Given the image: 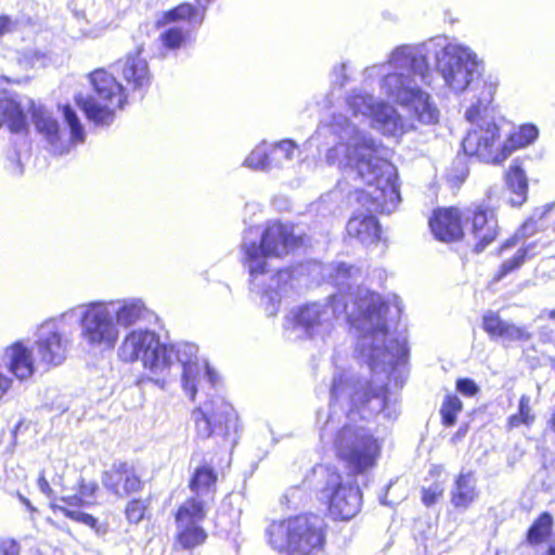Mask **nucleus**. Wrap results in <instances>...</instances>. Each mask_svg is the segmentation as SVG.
Wrapping results in <instances>:
<instances>
[{"label":"nucleus","mask_w":555,"mask_h":555,"mask_svg":"<svg viewBox=\"0 0 555 555\" xmlns=\"http://www.w3.org/2000/svg\"><path fill=\"white\" fill-rule=\"evenodd\" d=\"M428 55H434L436 69L444 86L455 94L468 91L470 105L465 113L474 120L487 112L493 102L496 82L483 78L485 65L468 47L436 37L421 44H402L393 49L386 63L366 68L369 76L383 75L379 87L388 100L405 108L411 118L422 125H436L439 109L423 86H430Z\"/></svg>","instance_id":"1"},{"label":"nucleus","mask_w":555,"mask_h":555,"mask_svg":"<svg viewBox=\"0 0 555 555\" xmlns=\"http://www.w3.org/2000/svg\"><path fill=\"white\" fill-rule=\"evenodd\" d=\"M322 270L339 293L332 295L328 304L313 302L291 311L283 323L289 338L324 337L333 330L334 320L345 313L358 332L356 350L369 371L377 374L380 366L386 373L388 367L404 364L409 354L406 338L388 337V306L382 297L360 287L348 296L344 294L345 288L350 291L352 283L357 282L360 270L344 262L328 264Z\"/></svg>","instance_id":"2"},{"label":"nucleus","mask_w":555,"mask_h":555,"mask_svg":"<svg viewBox=\"0 0 555 555\" xmlns=\"http://www.w3.org/2000/svg\"><path fill=\"white\" fill-rule=\"evenodd\" d=\"M393 367L377 374L370 371L371 379L359 376L352 370H338L331 385L330 413L320 429L322 440H332L337 457L352 475L372 469L380 454V446L365 418L383 414L393 420L399 410L397 400L387 396L386 380Z\"/></svg>","instance_id":"3"},{"label":"nucleus","mask_w":555,"mask_h":555,"mask_svg":"<svg viewBox=\"0 0 555 555\" xmlns=\"http://www.w3.org/2000/svg\"><path fill=\"white\" fill-rule=\"evenodd\" d=\"M334 137L336 144L327 151L326 160L341 169H350L366 183L357 192V199L370 215L349 219L346 230L350 237L363 245L378 241L380 229L374 212L391 214L400 203L397 170L387 159L388 150L361 132L343 114H334L332 121L319 128V134Z\"/></svg>","instance_id":"4"},{"label":"nucleus","mask_w":555,"mask_h":555,"mask_svg":"<svg viewBox=\"0 0 555 555\" xmlns=\"http://www.w3.org/2000/svg\"><path fill=\"white\" fill-rule=\"evenodd\" d=\"M150 310L138 297L94 300L77 305L62 313V320H77L81 343L91 351L113 350L120 328H129L144 320Z\"/></svg>","instance_id":"5"},{"label":"nucleus","mask_w":555,"mask_h":555,"mask_svg":"<svg viewBox=\"0 0 555 555\" xmlns=\"http://www.w3.org/2000/svg\"><path fill=\"white\" fill-rule=\"evenodd\" d=\"M257 238L258 232L249 229L241 244L244 263L255 284L263 280L261 270L269 257L283 258L304 243L302 234L296 233L293 224L280 221L269 222L261 232L259 243Z\"/></svg>","instance_id":"6"},{"label":"nucleus","mask_w":555,"mask_h":555,"mask_svg":"<svg viewBox=\"0 0 555 555\" xmlns=\"http://www.w3.org/2000/svg\"><path fill=\"white\" fill-rule=\"evenodd\" d=\"M270 546L287 555H314L326 539V524L318 515H298L272 521L266 529Z\"/></svg>","instance_id":"7"},{"label":"nucleus","mask_w":555,"mask_h":555,"mask_svg":"<svg viewBox=\"0 0 555 555\" xmlns=\"http://www.w3.org/2000/svg\"><path fill=\"white\" fill-rule=\"evenodd\" d=\"M117 356L125 363L141 361L156 383L164 384L171 354L154 331L135 328L128 332L117 349Z\"/></svg>","instance_id":"8"},{"label":"nucleus","mask_w":555,"mask_h":555,"mask_svg":"<svg viewBox=\"0 0 555 555\" xmlns=\"http://www.w3.org/2000/svg\"><path fill=\"white\" fill-rule=\"evenodd\" d=\"M92 93L76 96V103L86 117L98 126L113 122L115 112L126 102L125 90L116 78L104 69H96L90 75Z\"/></svg>","instance_id":"9"},{"label":"nucleus","mask_w":555,"mask_h":555,"mask_svg":"<svg viewBox=\"0 0 555 555\" xmlns=\"http://www.w3.org/2000/svg\"><path fill=\"white\" fill-rule=\"evenodd\" d=\"M319 490L328 501V512L335 519L349 520L361 507L362 496L357 482L350 475L343 477L335 467L319 466Z\"/></svg>","instance_id":"10"},{"label":"nucleus","mask_w":555,"mask_h":555,"mask_svg":"<svg viewBox=\"0 0 555 555\" xmlns=\"http://www.w3.org/2000/svg\"><path fill=\"white\" fill-rule=\"evenodd\" d=\"M347 106L354 117H371L374 127L387 135L398 137L416 128L412 122H405L392 105L377 102L362 90L356 89L348 95Z\"/></svg>","instance_id":"11"},{"label":"nucleus","mask_w":555,"mask_h":555,"mask_svg":"<svg viewBox=\"0 0 555 555\" xmlns=\"http://www.w3.org/2000/svg\"><path fill=\"white\" fill-rule=\"evenodd\" d=\"M492 111L491 106L487 112H481L470 122H476L463 139L462 146L465 154L475 156L481 162L491 164H501L507 156L504 149V142H501V127L487 117Z\"/></svg>","instance_id":"12"},{"label":"nucleus","mask_w":555,"mask_h":555,"mask_svg":"<svg viewBox=\"0 0 555 555\" xmlns=\"http://www.w3.org/2000/svg\"><path fill=\"white\" fill-rule=\"evenodd\" d=\"M197 436L207 439L220 438L234 442L237 430V415L230 403L216 397L192 412Z\"/></svg>","instance_id":"13"},{"label":"nucleus","mask_w":555,"mask_h":555,"mask_svg":"<svg viewBox=\"0 0 555 555\" xmlns=\"http://www.w3.org/2000/svg\"><path fill=\"white\" fill-rule=\"evenodd\" d=\"M168 353H170V362L168 363V372L175 362L182 367V387L191 400L195 399L198 387L206 382L211 387L217 384L218 376L209 367L207 363L201 365L197 359V347L190 343H178L167 345Z\"/></svg>","instance_id":"14"},{"label":"nucleus","mask_w":555,"mask_h":555,"mask_svg":"<svg viewBox=\"0 0 555 555\" xmlns=\"http://www.w3.org/2000/svg\"><path fill=\"white\" fill-rule=\"evenodd\" d=\"M68 322V320H62L61 314L40 325L36 340V352L42 364L57 366L67 358L72 339L65 335L64 326Z\"/></svg>","instance_id":"15"},{"label":"nucleus","mask_w":555,"mask_h":555,"mask_svg":"<svg viewBox=\"0 0 555 555\" xmlns=\"http://www.w3.org/2000/svg\"><path fill=\"white\" fill-rule=\"evenodd\" d=\"M205 517L203 500L189 499L179 507L176 514L177 541L182 548L191 550L206 541L207 533L199 525Z\"/></svg>","instance_id":"16"},{"label":"nucleus","mask_w":555,"mask_h":555,"mask_svg":"<svg viewBox=\"0 0 555 555\" xmlns=\"http://www.w3.org/2000/svg\"><path fill=\"white\" fill-rule=\"evenodd\" d=\"M262 272V281L259 284L254 283V278L250 276V288L253 292L261 295V304L268 315H275L281 298L287 293L291 287L292 274L289 270L271 271L268 268V261H264Z\"/></svg>","instance_id":"17"},{"label":"nucleus","mask_w":555,"mask_h":555,"mask_svg":"<svg viewBox=\"0 0 555 555\" xmlns=\"http://www.w3.org/2000/svg\"><path fill=\"white\" fill-rule=\"evenodd\" d=\"M102 485L112 494L125 499L142 489V479L137 467L128 462H115L102 475Z\"/></svg>","instance_id":"18"},{"label":"nucleus","mask_w":555,"mask_h":555,"mask_svg":"<svg viewBox=\"0 0 555 555\" xmlns=\"http://www.w3.org/2000/svg\"><path fill=\"white\" fill-rule=\"evenodd\" d=\"M466 223L476 240L475 250L481 253L492 243L499 233L498 219L494 211L482 205L474 204L463 212Z\"/></svg>","instance_id":"19"},{"label":"nucleus","mask_w":555,"mask_h":555,"mask_svg":"<svg viewBox=\"0 0 555 555\" xmlns=\"http://www.w3.org/2000/svg\"><path fill=\"white\" fill-rule=\"evenodd\" d=\"M117 72L133 91H143L151 83V73L147 62L141 56V49L128 53L124 60L116 64Z\"/></svg>","instance_id":"20"},{"label":"nucleus","mask_w":555,"mask_h":555,"mask_svg":"<svg viewBox=\"0 0 555 555\" xmlns=\"http://www.w3.org/2000/svg\"><path fill=\"white\" fill-rule=\"evenodd\" d=\"M463 214L457 208H440L429 220V227L435 237L441 242H452L462 237Z\"/></svg>","instance_id":"21"},{"label":"nucleus","mask_w":555,"mask_h":555,"mask_svg":"<svg viewBox=\"0 0 555 555\" xmlns=\"http://www.w3.org/2000/svg\"><path fill=\"white\" fill-rule=\"evenodd\" d=\"M477 478L472 470H461L450 489V503L455 509L467 511L477 501Z\"/></svg>","instance_id":"22"},{"label":"nucleus","mask_w":555,"mask_h":555,"mask_svg":"<svg viewBox=\"0 0 555 555\" xmlns=\"http://www.w3.org/2000/svg\"><path fill=\"white\" fill-rule=\"evenodd\" d=\"M3 361L20 380L27 379L34 374L31 351L21 341L14 343L5 349Z\"/></svg>","instance_id":"23"},{"label":"nucleus","mask_w":555,"mask_h":555,"mask_svg":"<svg viewBox=\"0 0 555 555\" xmlns=\"http://www.w3.org/2000/svg\"><path fill=\"white\" fill-rule=\"evenodd\" d=\"M33 119L37 131L50 144L52 152L63 154L60 125L53 114L43 107H38L33 113Z\"/></svg>","instance_id":"24"},{"label":"nucleus","mask_w":555,"mask_h":555,"mask_svg":"<svg viewBox=\"0 0 555 555\" xmlns=\"http://www.w3.org/2000/svg\"><path fill=\"white\" fill-rule=\"evenodd\" d=\"M199 9L191 3H182L172 10L164 13L163 18L158 24H169L175 22H186L191 27H198L205 17V12L208 5L214 0H196Z\"/></svg>","instance_id":"25"},{"label":"nucleus","mask_w":555,"mask_h":555,"mask_svg":"<svg viewBox=\"0 0 555 555\" xmlns=\"http://www.w3.org/2000/svg\"><path fill=\"white\" fill-rule=\"evenodd\" d=\"M506 184L512 193L511 204L521 206L527 201L528 178L518 159L513 160L506 172Z\"/></svg>","instance_id":"26"},{"label":"nucleus","mask_w":555,"mask_h":555,"mask_svg":"<svg viewBox=\"0 0 555 555\" xmlns=\"http://www.w3.org/2000/svg\"><path fill=\"white\" fill-rule=\"evenodd\" d=\"M217 475L214 468L203 465L195 469L191 481V491L195 494L193 499L203 500L206 509L207 500L214 494L216 489Z\"/></svg>","instance_id":"27"},{"label":"nucleus","mask_w":555,"mask_h":555,"mask_svg":"<svg viewBox=\"0 0 555 555\" xmlns=\"http://www.w3.org/2000/svg\"><path fill=\"white\" fill-rule=\"evenodd\" d=\"M297 154L298 146L293 140L269 143L270 171L289 167Z\"/></svg>","instance_id":"28"},{"label":"nucleus","mask_w":555,"mask_h":555,"mask_svg":"<svg viewBox=\"0 0 555 555\" xmlns=\"http://www.w3.org/2000/svg\"><path fill=\"white\" fill-rule=\"evenodd\" d=\"M537 247H538L537 242H530L526 245H522L512 258L505 260L501 264L494 280H496V281L502 280L508 273L520 268L527 259H531L532 257H534L538 253L535 250Z\"/></svg>","instance_id":"29"},{"label":"nucleus","mask_w":555,"mask_h":555,"mask_svg":"<svg viewBox=\"0 0 555 555\" xmlns=\"http://www.w3.org/2000/svg\"><path fill=\"white\" fill-rule=\"evenodd\" d=\"M554 525L553 516L544 512L531 525L527 532V542L530 545L543 543L552 533Z\"/></svg>","instance_id":"30"},{"label":"nucleus","mask_w":555,"mask_h":555,"mask_svg":"<svg viewBox=\"0 0 555 555\" xmlns=\"http://www.w3.org/2000/svg\"><path fill=\"white\" fill-rule=\"evenodd\" d=\"M531 399L528 395H522L519 399L518 411L507 417V429L517 428L520 425L530 427L535 421V414L531 408Z\"/></svg>","instance_id":"31"},{"label":"nucleus","mask_w":555,"mask_h":555,"mask_svg":"<svg viewBox=\"0 0 555 555\" xmlns=\"http://www.w3.org/2000/svg\"><path fill=\"white\" fill-rule=\"evenodd\" d=\"M538 137V129L533 125L521 126L518 130L508 134L504 141V149L507 151V156L518 149L532 143Z\"/></svg>","instance_id":"32"},{"label":"nucleus","mask_w":555,"mask_h":555,"mask_svg":"<svg viewBox=\"0 0 555 555\" xmlns=\"http://www.w3.org/2000/svg\"><path fill=\"white\" fill-rule=\"evenodd\" d=\"M52 508L54 511L62 512L67 518H70L74 521L83 524L90 528H92L96 534L104 535L107 532V528L103 524H99L98 519L92 515L83 513L78 509H70L68 506H62L57 504H53Z\"/></svg>","instance_id":"33"},{"label":"nucleus","mask_w":555,"mask_h":555,"mask_svg":"<svg viewBox=\"0 0 555 555\" xmlns=\"http://www.w3.org/2000/svg\"><path fill=\"white\" fill-rule=\"evenodd\" d=\"M244 166L253 170L270 172L269 143L263 141L258 144L245 158Z\"/></svg>","instance_id":"34"},{"label":"nucleus","mask_w":555,"mask_h":555,"mask_svg":"<svg viewBox=\"0 0 555 555\" xmlns=\"http://www.w3.org/2000/svg\"><path fill=\"white\" fill-rule=\"evenodd\" d=\"M462 409L463 403L457 396H446L440 408L442 424L447 427L453 426L456 423L457 413H460Z\"/></svg>","instance_id":"35"},{"label":"nucleus","mask_w":555,"mask_h":555,"mask_svg":"<svg viewBox=\"0 0 555 555\" xmlns=\"http://www.w3.org/2000/svg\"><path fill=\"white\" fill-rule=\"evenodd\" d=\"M62 114L64 121L69 127L72 142L82 143L85 141V129L75 109L69 105H64L62 106Z\"/></svg>","instance_id":"36"},{"label":"nucleus","mask_w":555,"mask_h":555,"mask_svg":"<svg viewBox=\"0 0 555 555\" xmlns=\"http://www.w3.org/2000/svg\"><path fill=\"white\" fill-rule=\"evenodd\" d=\"M188 33L179 27H169L160 35V41L164 48L168 50L179 49L185 41Z\"/></svg>","instance_id":"37"},{"label":"nucleus","mask_w":555,"mask_h":555,"mask_svg":"<svg viewBox=\"0 0 555 555\" xmlns=\"http://www.w3.org/2000/svg\"><path fill=\"white\" fill-rule=\"evenodd\" d=\"M506 323L507 321L501 320L500 317L494 312L486 313L482 320L483 330L492 338H502Z\"/></svg>","instance_id":"38"},{"label":"nucleus","mask_w":555,"mask_h":555,"mask_svg":"<svg viewBox=\"0 0 555 555\" xmlns=\"http://www.w3.org/2000/svg\"><path fill=\"white\" fill-rule=\"evenodd\" d=\"M147 504L143 500H132L127 504L126 517L132 524H139L145 514Z\"/></svg>","instance_id":"39"},{"label":"nucleus","mask_w":555,"mask_h":555,"mask_svg":"<svg viewBox=\"0 0 555 555\" xmlns=\"http://www.w3.org/2000/svg\"><path fill=\"white\" fill-rule=\"evenodd\" d=\"M535 231H537V224L534 222H532V221L526 222L525 224H522L520 230L515 234V236L511 237L505 243H503V245L501 246V251L512 248V247H515L517 242L520 238H526V237L532 235Z\"/></svg>","instance_id":"40"},{"label":"nucleus","mask_w":555,"mask_h":555,"mask_svg":"<svg viewBox=\"0 0 555 555\" xmlns=\"http://www.w3.org/2000/svg\"><path fill=\"white\" fill-rule=\"evenodd\" d=\"M501 339L505 341L529 340L530 334L526 328L507 322Z\"/></svg>","instance_id":"41"},{"label":"nucleus","mask_w":555,"mask_h":555,"mask_svg":"<svg viewBox=\"0 0 555 555\" xmlns=\"http://www.w3.org/2000/svg\"><path fill=\"white\" fill-rule=\"evenodd\" d=\"M443 493V487L439 482H434L429 487L422 488V502L427 507L434 505Z\"/></svg>","instance_id":"42"},{"label":"nucleus","mask_w":555,"mask_h":555,"mask_svg":"<svg viewBox=\"0 0 555 555\" xmlns=\"http://www.w3.org/2000/svg\"><path fill=\"white\" fill-rule=\"evenodd\" d=\"M456 390L465 397H474L479 392V386L470 378H459Z\"/></svg>","instance_id":"43"},{"label":"nucleus","mask_w":555,"mask_h":555,"mask_svg":"<svg viewBox=\"0 0 555 555\" xmlns=\"http://www.w3.org/2000/svg\"><path fill=\"white\" fill-rule=\"evenodd\" d=\"M468 175V169L463 160H456L453 163V170L448 173L450 181L454 183H462Z\"/></svg>","instance_id":"44"},{"label":"nucleus","mask_w":555,"mask_h":555,"mask_svg":"<svg viewBox=\"0 0 555 555\" xmlns=\"http://www.w3.org/2000/svg\"><path fill=\"white\" fill-rule=\"evenodd\" d=\"M98 490L99 486L95 481L87 482L82 479L79 485V495H81L88 504L90 503V500L95 496Z\"/></svg>","instance_id":"45"},{"label":"nucleus","mask_w":555,"mask_h":555,"mask_svg":"<svg viewBox=\"0 0 555 555\" xmlns=\"http://www.w3.org/2000/svg\"><path fill=\"white\" fill-rule=\"evenodd\" d=\"M347 65L341 63L339 65L334 66L332 72V82L338 87H344L348 80L346 75Z\"/></svg>","instance_id":"46"},{"label":"nucleus","mask_w":555,"mask_h":555,"mask_svg":"<svg viewBox=\"0 0 555 555\" xmlns=\"http://www.w3.org/2000/svg\"><path fill=\"white\" fill-rule=\"evenodd\" d=\"M0 555H20V547L14 540H0Z\"/></svg>","instance_id":"47"},{"label":"nucleus","mask_w":555,"mask_h":555,"mask_svg":"<svg viewBox=\"0 0 555 555\" xmlns=\"http://www.w3.org/2000/svg\"><path fill=\"white\" fill-rule=\"evenodd\" d=\"M17 21L13 20L8 15L0 16V38L7 34H10L16 29Z\"/></svg>","instance_id":"48"},{"label":"nucleus","mask_w":555,"mask_h":555,"mask_svg":"<svg viewBox=\"0 0 555 555\" xmlns=\"http://www.w3.org/2000/svg\"><path fill=\"white\" fill-rule=\"evenodd\" d=\"M61 501L64 502L65 504H67L68 506H77V505L88 504L81 495L62 498Z\"/></svg>","instance_id":"49"},{"label":"nucleus","mask_w":555,"mask_h":555,"mask_svg":"<svg viewBox=\"0 0 555 555\" xmlns=\"http://www.w3.org/2000/svg\"><path fill=\"white\" fill-rule=\"evenodd\" d=\"M12 384V380L0 373V401L4 397V395L8 392Z\"/></svg>","instance_id":"50"},{"label":"nucleus","mask_w":555,"mask_h":555,"mask_svg":"<svg viewBox=\"0 0 555 555\" xmlns=\"http://www.w3.org/2000/svg\"><path fill=\"white\" fill-rule=\"evenodd\" d=\"M38 487L40 489V491L47 495H50L51 492H52V489L48 482V480L46 479V477L43 476V474H41L38 478Z\"/></svg>","instance_id":"51"},{"label":"nucleus","mask_w":555,"mask_h":555,"mask_svg":"<svg viewBox=\"0 0 555 555\" xmlns=\"http://www.w3.org/2000/svg\"><path fill=\"white\" fill-rule=\"evenodd\" d=\"M548 318L551 320H555V308L553 310H544L541 312L540 318Z\"/></svg>","instance_id":"52"},{"label":"nucleus","mask_w":555,"mask_h":555,"mask_svg":"<svg viewBox=\"0 0 555 555\" xmlns=\"http://www.w3.org/2000/svg\"><path fill=\"white\" fill-rule=\"evenodd\" d=\"M550 427L553 431H555V413L552 415L550 420Z\"/></svg>","instance_id":"53"},{"label":"nucleus","mask_w":555,"mask_h":555,"mask_svg":"<svg viewBox=\"0 0 555 555\" xmlns=\"http://www.w3.org/2000/svg\"><path fill=\"white\" fill-rule=\"evenodd\" d=\"M20 499L28 508H33L30 502L26 498L20 495Z\"/></svg>","instance_id":"54"},{"label":"nucleus","mask_w":555,"mask_h":555,"mask_svg":"<svg viewBox=\"0 0 555 555\" xmlns=\"http://www.w3.org/2000/svg\"><path fill=\"white\" fill-rule=\"evenodd\" d=\"M547 555H555V545H551L547 550Z\"/></svg>","instance_id":"55"},{"label":"nucleus","mask_w":555,"mask_h":555,"mask_svg":"<svg viewBox=\"0 0 555 555\" xmlns=\"http://www.w3.org/2000/svg\"><path fill=\"white\" fill-rule=\"evenodd\" d=\"M395 305H396V308L398 310V312L400 313L401 312V307H400V301L398 298H395Z\"/></svg>","instance_id":"56"},{"label":"nucleus","mask_w":555,"mask_h":555,"mask_svg":"<svg viewBox=\"0 0 555 555\" xmlns=\"http://www.w3.org/2000/svg\"><path fill=\"white\" fill-rule=\"evenodd\" d=\"M552 207H553V204H552V205L546 206L547 211H548V210H551V209H552Z\"/></svg>","instance_id":"57"}]
</instances>
